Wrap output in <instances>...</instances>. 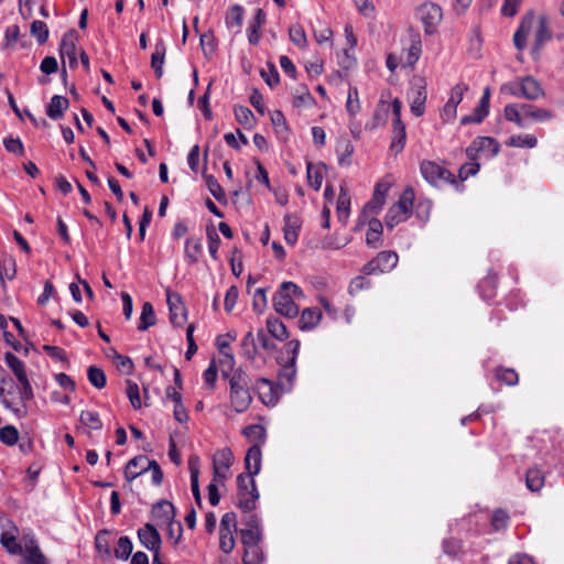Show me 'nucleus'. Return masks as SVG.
Returning <instances> with one entry per match:
<instances>
[{"label":"nucleus","instance_id":"603ef678","mask_svg":"<svg viewBox=\"0 0 564 564\" xmlns=\"http://www.w3.org/2000/svg\"><path fill=\"white\" fill-rule=\"evenodd\" d=\"M133 550L132 541L129 536H120L117 542V546L115 547V556L119 560L127 561Z\"/></svg>","mask_w":564,"mask_h":564},{"label":"nucleus","instance_id":"f03ea898","mask_svg":"<svg viewBox=\"0 0 564 564\" xmlns=\"http://www.w3.org/2000/svg\"><path fill=\"white\" fill-rule=\"evenodd\" d=\"M228 384L229 403L231 409L236 413L246 412L252 402V395L249 390V376L241 368H238L232 372L231 377L228 379Z\"/></svg>","mask_w":564,"mask_h":564},{"label":"nucleus","instance_id":"6e6d98bb","mask_svg":"<svg viewBox=\"0 0 564 564\" xmlns=\"http://www.w3.org/2000/svg\"><path fill=\"white\" fill-rule=\"evenodd\" d=\"M510 522L509 513L503 509H497L491 517V527L495 531L506 530Z\"/></svg>","mask_w":564,"mask_h":564},{"label":"nucleus","instance_id":"c756f323","mask_svg":"<svg viewBox=\"0 0 564 564\" xmlns=\"http://www.w3.org/2000/svg\"><path fill=\"white\" fill-rule=\"evenodd\" d=\"M22 554L25 560V564H46V558L42 554L35 540L31 539L24 544Z\"/></svg>","mask_w":564,"mask_h":564},{"label":"nucleus","instance_id":"bf43d9fd","mask_svg":"<svg viewBox=\"0 0 564 564\" xmlns=\"http://www.w3.org/2000/svg\"><path fill=\"white\" fill-rule=\"evenodd\" d=\"M0 542L2 546L11 554H21L22 546L18 543L17 536L14 534H10L9 532H4L1 534Z\"/></svg>","mask_w":564,"mask_h":564},{"label":"nucleus","instance_id":"37998d69","mask_svg":"<svg viewBox=\"0 0 564 564\" xmlns=\"http://www.w3.org/2000/svg\"><path fill=\"white\" fill-rule=\"evenodd\" d=\"M139 321L138 329L141 332L147 330L156 323L154 308L150 302L143 303Z\"/></svg>","mask_w":564,"mask_h":564},{"label":"nucleus","instance_id":"6e6552de","mask_svg":"<svg viewBox=\"0 0 564 564\" xmlns=\"http://www.w3.org/2000/svg\"><path fill=\"white\" fill-rule=\"evenodd\" d=\"M238 507L246 513H250L257 507L259 492L253 478L245 475L237 477Z\"/></svg>","mask_w":564,"mask_h":564},{"label":"nucleus","instance_id":"6ab92c4d","mask_svg":"<svg viewBox=\"0 0 564 564\" xmlns=\"http://www.w3.org/2000/svg\"><path fill=\"white\" fill-rule=\"evenodd\" d=\"M389 187L387 183H378L376 185L372 198L365 205L361 217L367 218L368 215L379 214L384 205Z\"/></svg>","mask_w":564,"mask_h":564},{"label":"nucleus","instance_id":"680f3d73","mask_svg":"<svg viewBox=\"0 0 564 564\" xmlns=\"http://www.w3.org/2000/svg\"><path fill=\"white\" fill-rule=\"evenodd\" d=\"M281 369L279 372V379L281 383H288L289 386L293 384V381L296 377V367L295 364H279Z\"/></svg>","mask_w":564,"mask_h":564},{"label":"nucleus","instance_id":"ea45409f","mask_svg":"<svg viewBox=\"0 0 564 564\" xmlns=\"http://www.w3.org/2000/svg\"><path fill=\"white\" fill-rule=\"evenodd\" d=\"M154 517L161 519L164 522L173 521L175 518V508L173 503L167 500L158 502L152 510Z\"/></svg>","mask_w":564,"mask_h":564},{"label":"nucleus","instance_id":"8fccbe9b","mask_svg":"<svg viewBox=\"0 0 564 564\" xmlns=\"http://www.w3.org/2000/svg\"><path fill=\"white\" fill-rule=\"evenodd\" d=\"M220 357H219V368H220V371H221V375L225 379H229L232 375V372L236 370L235 369V365H236V360H235V357H234V354L231 351H225V352H219Z\"/></svg>","mask_w":564,"mask_h":564},{"label":"nucleus","instance_id":"09e8293b","mask_svg":"<svg viewBox=\"0 0 564 564\" xmlns=\"http://www.w3.org/2000/svg\"><path fill=\"white\" fill-rule=\"evenodd\" d=\"M496 379L509 387H513L519 381V375L513 368L498 367L495 370Z\"/></svg>","mask_w":564,"mask_h":564},{"label":"nucleus","instance_id":"39448f33","mask_svg":"<svg viewBox=\"0 0 564 564\" xmlns=\"http://www.w3.org/2000/svg\"><path fill=\"white\" fill-rule=\"evenodd\" d=\"M150 470L152 482L160 486L163 480V473L160 465L155 460H150L147 456L140 455L130 459L124 468V478L131 482L143 473Z\"/></svg>","mask_w":564,"mask_h":564},{"label":"nucleus","instance_id":"052dcab7","mask_svg":"<svg viewBox=\"0 0 564 564\" xmlns=\"http://www.w3.org/2000/svg\"><path fill=\"white\" fill-rule=\"evenodd\" d=\"M0 441L8 445L13 446L19 441V432L13 425H6L0 429Z\"/></svg>","mask_w":564,"mask_h":564},{"label":"nucleus","instance_id":"393cba45","mask_svg":"<svg viewBox=\"0 0 564 564\" xmlns=\"http://www.w3.org/2000/svg\"><path fill=\"white\" fill-rule=\"evenodd\" d=\"M262 462L261 446L260 444L252 445L245 457V466L249 477L253 478L260 473Z\"/></svg>","mask_w":564,"mask_h":564},{"label":"nucleus","instance_id":"f704fd0d","mask_svg":"<svg viewBox=\"0 0 564 564\" xmlns=\"http://www.w3.org/2000/svg\"><path fill=\"white\" fill-rule=\"evenodd\" d=\"M283 220H284V228H283L284 239L289 245L293 246L297 241L299 231H300L301 226H300L297 219L295 217H293L292 215H285Z\"/></svg>","mask_w":564,"mask_h":564},{"label":"nucleus","instance_id":"c85d7f7f","mask_svg":"<svg viewBox=\"0 0 564 564\" xmlns=\"http://www.w3.org/2000/svg\"><path fill=\"white\" fill-rule=\"evenodd\" d=\"M325 171H326V165L323 163H318V164L307 163V166H306L307 181H308L310 186L316 192L319 191L322 187Z\"/></svg>","mask_w":564,"mask_h":564},{"label":"nucleus","instance_id":"5fc2aeb1","mask_svg":"<svg viewBox=\"0 0 564 564\" xmlns=\"http://www.w3.org/2000/svg\"><path fill=\"white\" fill-rule=\"evenodd\" d=\"M203 246L199 238L191 237L185 242V254L192 261L196 262L202 253Z\"/></svg>","mask_w":564,"mask_h":564},{"label":"nucleus","instance_id":"473e14b6","mask_svg":"<svg viewBox=\"0 0 564 564\" xmlns=\"http://www.w3.org/2000/svg\"><path fill=\"white\" fill-rule=\"evenodd\" d=\"M337 218L340 223L346 224L350 214V196L347 188L341 185L336 205Z\"/></svg>","mask_w":564,"mask_h":564},{"label":"nucleus","instance_id":"dca6fc26","mask_svg":"<svg viewBox=\"0 0 564 564\" xmlns=\"http://www.w3.org/2000/svg\"><path fill=\"white\" fill-rule=\"evenodd\" d=\"M166 302L170 310V321L175 326H182L187 318V312L178 293L167 291Z\"/></svg>","mask_w":564,"mask_h":564},{"label":"nucleus","instance_id":"864d4df0","mask_svg":"<svg viewBox=\"0 0 564 564\" xmlns=\"http://www.w3.org/2000/svg\"><path fill=\"white\" fill-rule=\"evenodd\" d=\"M361 109L359 93L357 87L350 86L346 101V110L349 116L355 117Z\"/></svg>","mask_w":564,"mask_h":564},{"label":"nucleus","instance_id":"0e129e2a","mask_svg":"<svg viewBox=\"0 0 564 564\" xmlns=\"http://www.w3.org/2000/svg\"><path fill=\"white\" fill-rule=\"evenodd\" d=\"M432 210V202L430 199L419 200L415 205V216L423 223H427Z\"/></svg>","mask_w":564,"mask_h":564},{"label":"nucleus","instance_id":"f8f14e48","mask_svg":"<svg viewBox=\"0 0 564 564\" xmlns=\"http://www.w3.org/2000/svg\"><path fill=\"white\" fill-rule=\"evenodd\" d=\"M234 455L229 448H221L217 451L213 457V470L215 481L220 485H225V481L229 478V468L232 465Z\"/></svg>","mask_w":564,"mask_h":564},{"label":"nucleus","instance_id":"bb28decb","mask_svg":"<svg viewBox=\"0 0 564 564\" xmlns=\"http://www.w3.org/2000/svg\"><path fill=\"white\" fill-rule=\"evenodd\" d=\"M68 107L69 101L66 97L55 95L46 106V115L53 120H59L64 117V112Z\"/></svg>","mask_w":564,"mask_h":564},{"label":"nucleus","instance_id":"4be33fe9","mask_svg":"<svg viewBox=\"0 0 564 564\" xmlns=\"http://www.w3.org/2000/svg\"><path fill=\"white\" fill-rule=\"evenodd\" d=\"M534 18H535L534 11L533 10L528 11L523 15L518 29L516 30V32L513 34V43L518 51H523L525 48L527 39L532 29Z\"/></svg>","mask_w":564,"mask_h":564},{"label":"nucleus","instance_id":"f257e3e1","mask_svg":"<svg viewBox=\"0 0 564 564\" xmlns=\"http://www.w3.org/2000/svg\"><path fill=\"white\" fill-rule=\"evenodd\" d=\"M500 151L499 142L491 137H477L466 149V155L469 162L460 165V183L468 176H474L478 173L480 164L479 159L490 160L495 158Z\"/></svg>","mask_w":564,"mask_h":564},{"label":"nucleus","instance_id":"4c0bfd02","mask_svg":"<svg viewBox=\"0 0 564 564\" xmlns=\"http://www.w3.org/2000/svg\"><path fill=\"white\" fill-rule=\"evenodd\" d=\"M389 117V105L384 100H380L373 113V118L366 124V129L375 130L387 123Z\"/></svg>","mask_w":564,"mask_h":564},{"label":"nucleus","instance_id":"79ce46f5","mask_svg":"<svg viewBox=\"0 0 564 564\" xmlns=\"http://www.w3.org/2000/svg\"><path fill=\"white\" fill-rule=\"evenodd\" d=\"M354 145L348 140H343L337 144L336 153L338 156V164L340 166H349L351 164V156L354 154Z\"/></svg>","mask_w":564,"mask_h":564},{"label":"nucleus","instance_id":"9d476101","mask_svg":"<svg viewBox=\"0 0 564 564\" xmlns=\"http://www.w3.org/2000/svg\"><path fill=\"white\" fill-rule=\"evenodd\" d=\"M399 257L394 251H381L371 261L364 265L366 274H381L390 272L398 264Z\"/></svg>","mask_w":564,"mask_h":564},{"label":"nucleus","instance_id":"2f4dec72","mask_svg":"<svg viewBox=\"0 0 564 564\" xmlns=\"http://www.w3.org/2000/svg\"><path fill=\"white\" fill-rule=\"evenodd\" d=\"M265 22V13L262 9H258L252 21L249 22L247 28L248 41L250 44L256 45L260 41V29Z\"/></svg>","mask_w":564,"mask_h":564},{"label":"nucleus","instance_id":"cd10ccee","mask_svg":"<svg viewBox=\"0 0 564 564\" xmlns=\"http://www.w3.org/2000/svg\"><path fill=\"white\" fill-rule=\"evenodd\" d=\"M188 469L191 474V488L195 501L198 506H202V496L199 490V458L197 456H191L188 459Z\"/></svg>","mask_w":564,"mask_h":564},{"label":"nucleus","instance_id":"a19ab883","mask_svg":"<svg viewBox=\"0 0 564 564\" xmlns=\"http://www.w3.org/2000/svg\"><path fill=\"white\" fill-rule=\"evenodd\" d=\"M4 360L18 380L28 377L24 362L13 352L7 351L4 355Z\"/></svg>","mask_w":564,"mask_h":564},{"label":"nucleus","instance_id":"e2e57ef3","mask_svg":"<svg viewBox=\"0 0 564 564\" xmlns=\"http://www.w3.org/2000/svg\"><path fill=\"white\" fill-rule=\"evenodd\" d=\"M127 397L132 405L133 409L138 410L141 408V398H140V391L139 386L131 381L127 380Z\"/></svg>","mask_w":564,"mask_h":564},{"label":"nucleus","instance_id":"49530a36","mask_svg":"<svg viewBox=\"0 0 564 564\" xmlns=\"http://www.w3.org/2000/svg\"><path fill=\"white\" fill-rule=\"evenodd\" d=\"M508 147L533 149L538 144V139L533 134L512 135L506 142Z\"/></svg>","mask_w":564,"mask_h":564},{"label":"nucleus","instance_id":"0eeeda50","mask_svg":"<svg viewBox=\"0 0 564 564\" xmlns=\"http://www.w3.org/2000/svg\"><path fill=\"white\" fill-rule=\"evenodd\" d=\"M420 171L424 180L433 186L443 187L455 184L454 173L437 162L423 161Z\"/></svg>","mask_w":564,"mask_h":564},{"label":"nucleus","instance_id":"f3484780","mask_svg":"<svg viewBox=\"0 0 564 564\" xmlns=\"http://www.w3.org/2000/svg\"><path fill=\"white\" fill-rule=\"evenodd\" d=\"M76 41H77L76 32L72 30V31L66 32L63 35L61 44H59V55H61L62 62H63V64H65V62L67 59L70 68H74L77 66Z\"/></svg>","mask_w":564,"mask_h":564},{"label":"nucleus","instance_id":"58836bf2","mask_svg":"<svg viewBox=\"0 0 564 564\" xmlns=\"http://www.w3.org/2000/svg\"><path fill=\"white\" fill-rule=\"evenodd\" d=\"M165 52H166V48H165L163 41H159L155 44V50L151 56V67L154 69L158 78L162 77V75H163V64H164Z\"/></svg>","mask_w":564,"mask_h":564},{"label":"nucleus","instance_id":"412c9836","mask_svg":"<svg viewBox=\"0 0 564 564\" xmlns=\"http://www.w3.org/2000/svg\"><path fill=\"white\" fill-rule=\"evenodd\" d=\"M76 429L88 437H91L94 431H100L102 429V422L98 412L88 410L82 411Z\"/></svg>","mask_w":564,"mask_h":564},{"label":"nucleus","instance_id":"69168bd1","mask_svg":"<svg viewBox=\"0 0 564 564\" xmlns=\"http://www.w3.org/2000/svg\"><path fill=\"white\" fill-rule=\"evenodd\" d=\"M458 101L452 96L448 101L444 105L441 117L444 122H453L456 118Z\"/></svg>","mask_w":564,"mask_h":564},{"label":"nucleus","instance_id":"4d7b16f0","mask_svg":"<svg viewBox=\"0 0 564 564\" xmlns=\"http://www.w3.org/2000/svg\"><path fill=\"white\" fill-rule=\"evenodd\" d=\"M89 382L97 389H102L106 386L107 379L102 369L90 366L87 370Z\"/></svg>","mask_w":564,"mask_h":564},{"label":"nucleus","instance_id":"de8ad7c7","mask_svg":"<svg viewBox=\"0 0 564 564\" xmlns=\"http://www.w3.org/2000/svg\"><path fill=\"white\" fill-rule=\"evenodd\" d=\"M242 434L250 441L256 442L254 444H260V446L265 443L267 432L262 425H248L242 430Z\"/></svg>","mask_w":564,"mask_h":564},{"label":"nucleus","instance_id":"3c124183","mask_svg":"<svg viewBox=\"0 0 564 564\" xmlns=\"http://www.w3.org/2000/svg\"><path fill=\"white\" fill-rule=\"evenodd\" d=\"M245 10L241 6L235 4L229 8L226 15V24L228 28H236L237 31L240 30L243 21Z\"/></svg>","mask_w":564,"mask_h":564},{"label":"nucleus","instance_id":"423d86ee","mask_svg":"<svg viewBox=\"0 0 564 564\" xmlns=\"http://www.w3.org/2000/svg\"><path fill=\"white\" fill-rule=\"evenodd\" d=\"M501 91L528 100H538L545 95L541 84L532 76H524L518 80L507 83L502 85Z\"/></svg>","mask_w":564,"mask_h":564},{"label":"nucleus","instance_id":"ddd939ff","mask_svg":"<svg viewBox=\"0 0 564 564\" xmlns=\"http://www.w3.org/2000/svg\"><path fill=\"white\" fill-rule=\"evenodd\" d=\"M409 97L412 113L416 117H421L425 111L426 102V83L424 78L414 77L411 80Z\"/></svg>","mask_w":564,"mask_h":564},{"label":"nucleus","instance_id":"13d9d810","mask_svg":"<svg viewBox=\"0 0 564 564\" xmlns=\"http://www.w3.org/2000/svg\"><path fill=\"white\" fill-rule=\"evenodd\" d=\"M289 36L291 42L297 47L304 48L307 40L306 34L302 25L295 24L289 29Z\"/></svg>","mask_w":564,"mask_h":564},{"label":"nucleus","instance_id":"7c9ffc66","mask_svg":"<svg viewBox=\"0 0 564 564\" xmlns=\"http://www.w3.org/2000/svg\"><path fill=\"white\" fill-rule=\"evenodd\" d=\"M300 345L297 339L288 341L276 356L278 364H296Z\"/></svg>","mask_w":564,"mask_h":564},{"label":"nucleus","instance_id":"c03bdc74","mask_svg":"<svg viewBox=\"0 0 564 564\" xmlns=\"http://www.w3.org/2000/svg\"><path fill=\"white\" fill-rule=\"evenodd\" d=\"M243 564H262L264 561V554L259 544L243 546Z\"/></svg>","mask_w":564,"mask_h":564},{"label":"nucleus","instance_id":"b1692460","mask_svg":"<svg viewBox=\"0 0 564 564\" xmlns=\"http://www.w3.org/2000/svg\"><path fill=\"white\" fill-rule=\"evenodd\" d=\"M477 288L485 301L495 299L498 292V274L492 269H489L487 275L479 281Z\"/></svg>","mask_w":564,"mask_h":564},{"label":"nucleus","instance_id":"20e7f679","mask_svg":"<svg viewBox=\"0 0 564 564\" xmlns=\"http://www.w3.org/2000/svg\"><path fill=\"white\" fill-rule=\"evenodd\" d=\"M414 191L412 187H406L400 195L397 203H394L387 212L384 224L388 229H393L397 225L405 221L412 214L414 208Z\"/></svg>","mask_w":564,"mask_h":564},{"label":"nucleus","instance_id":"aec40b11","mask_svg":"<svg viewBox=\"0 0 564 564\" xmlns=\"http://www.w3.org/2000/svg\"><path fill=\"white\" fill-rule=\"evenodd\" d=\"M138 539L145 549L153 553L161 549V535L151 523H147L138 530Z\"/></svg>","mask_w":564,"mask_h":564},{"label":"nucleus","instance_id":"e433bc0d","mask_svg":"<svg viewBox=\"0 0 564 564\" xmlns=\"http://www.w3.org/2000/svg\"><path fill=\"white\" fill-rule=\"evenodd\" d=\"M322 313L316 307L305 308L300 318V328L303 330L313 329L321 321Z\"/></svg>","mask_w":564,"mask_h":564},{"label":"nucleus","instance_id":"a18cd8bd","mask_svg":"<svg viewBox=\"0 0 564 564\" xmlns=\"http://www.w3.org/2000/svg\"><path fill=\"white\" fill-rule=\"evenodd\" d=\"M268 332L278 340H285L289 337L286 326L275 317H269L267 319Z\"/></svg>","mask_w":564,"mask_h":564},{"label":"nucleus","instance_id":"5701e85b","mask_svg":"<svg viewBox=\"0 0 564 564\" xmlns=\"http://www.w3.org/2000/svg\"><path fill=\"white\" fill-rule=\"evenodd\" d=\"M256 389L258 390L259 398L263 404L268 406L276 404L279 400V392L272 381L265 378H259L256 382Z\"/></svg>","mask_w":564,"mask_h":564},{"label":"nucleus","instance_id":"a211bd4d","mask_svg":"<svg viewBox=\"0 0 564 564\" xmlns=\"http://www.w3.org/2000/svg\"><path fill=\"white\" fill-rule=\"evenodd\" d=\"M490 88L484 89L482 96L471 115L460 118V124L480 123L489 113L490 107Z\"/></svg>","mask_w":564,"mask_h":564},{"label":"nucleus","instance_id":"a878e982","mask_svg":"<svg viewBox=\"0 0 564 564\" xmlns=\"http://www.w3.org/2000/svg\"><path fill=\"white\" fill-rule=\"evenodd\" d=\"M522 113L527 122L528 120L536 123L547 122L554 118L552 110L540 108L531 104H522Z\"/></svg>","mask_w":564,"mask_h":564},{"label":"nucleus","instance_id":"72a5a7b5","mask_svg":"<svg viewBox=\"0 0 564 564\" xmlns=\"http://www.w3.org/2000/svg\"><path fill=\"white\" fill-rule=\"evenodd\" d=\"M505 119L509 122H513L519 128L528 126L525 117L522 113V104H509L503 109Z\"/></svg>","mask_w":564,"mask_h":564},{"label":"nucleus","instance_id":"2eb2a0df","mask_svg":"<svg viewBox=\"0 0 564 564\" xmlns=\"http://www.w3.org/2000/svg\"><path fill=\"white\" fill-rule=\"evenodd\" d=\"M416 15L425 25L426 33H432L442 20V9L433 2H425L417 9Z\"/></svg>","mask_w":564,"mask_h":564},{"label":"nucleus","instance_id":"9b49d317","mask_svg":"<svg viewBox=\"0 0 564 564\" xmlns=\"http://www.w3.org/2000/svg\"><path fill=\"white\" fill-rule=\"evenodd\" d=\"M391 108L394 117L391 150H393L395 153H399L403 150L406 141L405 124L401 120L402 102L398 98H395L391 102Z\"/></svg>","mask_w":564,"mask_h":564},{"label":"nucleus","instance_id":"4468645a","mask_svg":"<svg viewBox=\"0 0 564 564\" xmlns=\"http://www.w3.org/2000/svg\"><path fill=\"white\" fill-rule=\"evenodd\" d=\"M552 37L553 33L550 29L549 18L546 15H540L538 20V28L534 34V42L531 47V56L534 61L540 58L545 43L550 42Z\"/></svg>","mask_w":564,"mask_h":564},{"label":"nucleus","instance_id":"1a4fd4ad","mask_svg":"<svg viewBox=\"0 0 564 564\" xmlns=\"http://www.w3.org/2000/svg\"><path fill=\"white\" fill-rule=\"evenodd\" d=\"M237 532V516L235 512H226L220 520L219 528V549L229 554L232 552L236 540L235 533Z\"/></svg>","mask_w":564,"mask_h":564},{"label":"nucleus","instance_id":"338daca9","mask_svg":"<svg viewBox=\"0 0 564 564\" xmlns=\"http://www.w3.org/2000/svg\"><path fill=\"white\" fill-rule=\"evenodd\" d=\"M242 352L249 359H253L257 355V346L252 332H248L241 341Z\"/></svg>","mask_w":564,"mask_h":564},{"label":"nucleus","instance_id":"774afa93","mask_svg":"<svg viewBox=\"0 0 564 564\" xmlns=\"http://www.w3.org/2000/svg\"><path fill=\"white\" fill-rule=\"evenodd\" d=\"M421 41L417 37L411 39V45L408 48V56H406V65L413 67L414 64L419 61L421 55Z\"/></svg>","mask_w":564,"mask_h":564},{"label":"nucleus","instance_id":"7ed1b4c3","mask_svg":"<svg viewBox=\"0 0 564 564\" xmlns=\"http://www.w3.org/2000/svg\"><path fill=\"white\" fill-rule=\"evenodd\" d=\"M302 290L293 282H283L273 297V306L276 313L288 318H294L299 314V307L294 300L303 297Z\"/></svg>","mask_w":564,"mask_h":564},{"label":"nucleus","instance_id":"c9c22d12","mask_svg":"<svg viewBox=\"0 0 564 564\" xmlns=\"http://www.w3.org/2000/svg\"><path fill=\"white\" fill-rule=\"evenodd\" d=\"M544 473L538 466L529 468L525 473V484L531 491H539L544 486Z\"/></svg>","mask_w":564,"mask_h":564}]
</instances>
